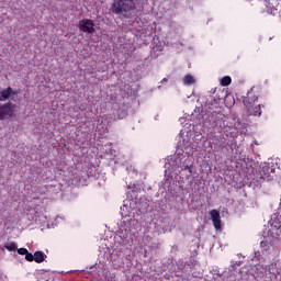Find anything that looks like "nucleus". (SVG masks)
<instances>
[{
    "label": "nucleus",
    "mask_w": 281,
    "mask_h": 281,
    "mask_svg": "<svg viewBox=\"0 0 281 281\" xmlns=\"http://www.w3.org/2000/svg\"><path fill=\"white\" fill-rule=\"evenodd\" d=\"M79 30L88 34H93V32H95V24L91 19H83L79 21Z\"/></svg>",
    "instance_id": "obj_4"
},
{
    "label": "nucleus",
    "mask_w": 281,
    "mask_h": 281,
    "mask_svg": "<svg viewBox=\"0 0 281 281\" xmlns=\"http://www.w3.org/2000/svg\"><path fill=\"white\" fill-rule=\"evenodd\" d=\"M15 94L16 92H14V90H12L11 87H8L0 92V102H3V100H8L10 95H15Z\"/></svg>",
    "instance_id": "obj_7"
},
{
    "label": "nucleus",
    "mask_w": 281,
    "mask_h": 281,
    "mask_svg": "<svg viewBox=\"0 0 281 281\" xmlns=\"http://www.w3.org/2000/svg\"><path fill=\"white\" fill-rule=\"evenodd\" d=\"M25 260L27 261V262H34V255L32 254V252H26L25 254Z\"/></svg>",
    "instance_id": "obj_12"
},
{
    "label": "nucleus",
    "mask_w": 281,
    "mask_h": 281,
    "mask_svg": "<svg viewBox=\"0 0 281 281\" xmlns=\"http://www.w3.org/2000/svg\"><path fill=\"white\" fill-rule=\"evenodd\" d=\"M4 249L8 251H16V243L12 241L4 245Z\"/></svg>",
    "instance_id": "obj_11"
},
{
    "label": "nucleus",
    "mask_w": 281,
    "mask_h": 281,
    "mask_svg": "<svg viewBox=\"0 0 281 281\" xmlns=\"http://www.w3.org/2000/svg\"><path fill=\"white\" fill-rule=\"evenodd\" d=\"M210 216L214 228L217 232H221L223 229V225L221 224V212H218V210L213 209L210 211Z\"/></svg>",
    "instance_id": "obj_5"
},
{
    "label": "nucleus",
    "mask_w": 281,
    "mask_h": 281,
    "mask_svg": "<svg viewBox=\"0 0 281 281\" xmlns=\"http://www.w3.org/2000/svg\"><path fill=\"white\" fill-rule=\"evenodd\" d=\"M227 147V140H220V148H226Z\"/></svg>",
    "instance_id": "obj_14"
},
{
    "label": "nucleus",
    "mask_w": 281,
    "mask_h": 281,
    "mask_svg": "<svg viewBox=\"0 0 281 281\" xmlns=\"http://www.w3.org/2000/svg\"><path fill=\"white\" fill-rule=\"evenodd\" d=\"M183 85H194V77L192 75L184 76Z\"/></svg>",
    "instance_id": "obj_10"
},
{
    "label": "nucleus",
    "mask_w": 281,
    "mask_h": 281,
    "mask_svg": "<svg viewBox=\"0 0 281 281\" xmlns=\"http://www.w3.org/2000/svg\"><path fill=\"white\" fill-rule=\"evenodd\" d=\"M137 8L135 0H115L112 4L114 14H123L126 19L131 16V12Z\"/></svg>",
    "instance_id": "obj_1"
},
{
    "label": "nucleus",
    "mask_w": 281,
    "mask_h": 281,
    "mask_svg": "<svg viewBox=\"0 0 281 281\" xmlns=\"http://www.w3.org/2000/svg\"><path fill=\"white\" fill-rule=\"evenodd\" d=\"M258 102V95L251 97V92H248V99H244V105L248 109L249 115H254L255 117H260L262 115V110L265 109L263 104L256 105L255 108H249L250 102Z\"/></svg>",
    "instance_id": "obj_2"
},
{
    "label": "nucleus",
    "mask_w": 281,
    "mask_h": 281,
    "mask_svg": "<svg viewBox=\"0 0 281 281\" xmlns=\"http://www.w3.org/2000/svg\"><path fill=\"white\" fill-rule=\"evenodd\" d=\"M47 258V255L45 252L37 250L34 252V261L37 262V265H41V262H45V259Z\"/></svg>",
    "instance_id": "obj_8"
},
{
    "label": "nucleus",
    "mask_w": 281,
    "mask_h": 281,
    "mask_svg": "<svg viewBox=\"0 0 281 281\" xmlns=\"http://www.w3.org/2000/svg\"><path fill=\"white\" fill-rule=\"evenodd\" d=\"M268 245H269V241H267V240H263L260 243V247H262V248L268 247Z\"/></svg>",
    "instance_id": "obj_15"
},
{
    "label": "nucleus",
    "mask_w": 281,
    "mask_h": 281,
    "mask_svg": "<svg viewBox=\"0 0 281 281\" xmlns=\"http://www.w3.org/2000/svg\"><path fill=\"white\" fill-rule=\"evenodd\" d=\"M222 87H229L232 85V77L225 76L221 79Z\"/></svg>",
    "instance_id": "obj_9"
},
{
    "label": "nucleus",
    "mask_w": 281,
    "mask_h": 281,
    "mask_svg": "<svg viewBox=\"0 0 281 281\" xmlns=\"http://www.w3.org/2000/svg\"><path fill=\"white\" fill-rule=\"evenodd\" d=\"M30 250H27V248H19L18 249V254L20 256H26V254L29 252Z\"/></svg>",
    "instance_id": "obj_13"
},
{
    "label": "nucleus",
    "mask_w": 281,
    "mask_h": 281,
    "mask_svg": "<svg viewBox=\"0 0 281 281\" xmlns=\"http://www.w3.org/2000/svg\"><path fill=\"white\" fill-rule=\"evenodd\" d=\"M271 172H273V169H271L269 164H263L259 169L260 179H269L271 177Z\"/></svg>",
    "instance_id": "obj_6"
},
{
    "label": "nucleus",
    "mask_w": 281,
    "mask_h": 281,
    "mask_svg": "<svg viewBox=\"0 0 281 281\" xmlns=\"http://www.w3.org/2000/svg\"><path fill=\"white\" fill-rule=\"evenodd\" d=\"M14 115V104L5 103L0 105V121L8 120Z\"/></svg>",
    "instance_id": "obj_3"
}]
</instances>
